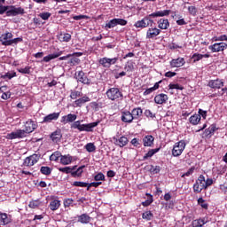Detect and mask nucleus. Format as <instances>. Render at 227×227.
<instances>
[{
  "mask_svg": "<svg viewBox=\"0 0 227 227\" xmlns=\"http://www.w3.org/2000/svg\"><path fill=\"white\" fill-rule=\"evenodd\" d=\"M24 137H27L26 136V132L22 129H17L16 131H12L6 136V139H22Z\"/></svg>",
  "mask_w": 227,
  "mask_h": 227,
  "instance_id": "13",
  "label": "nucleus"
},
{
  "mask_svg": "<svg viewBox=\"0 0 227 227\" xmlns=\"http://www.w3.org/2000/svg\"><path fill=\"white\" fill-rule=\"evenodd\" d=\"M99 65H102L104 68H111V65H116L118 63V58L109 59L107 57H104L99 59Z\"/></svg>",
  "mask_w": 227,
  "mask_h": 227,
  "instance_id": "10",
  "label": "nucleus"
},
{
  "mask_svg": "<svg viewBox=\"0 0 227 227\" xmlns=\"http://www.w3.org/2000/svg\"><path fill=\"white\" fill-rule=\"evenodd\" d=\"M74 79H76L77 82H82V84H86L87 86L91 84V80L86 76L82 70L74 73Z\"/></svg>",
  "mask_w": 227,
  "mask_h": 227,
  "instance_id": "7",
  "label": "nucleus"
},
{
  "mask_svg": "<svg viewBox=\"0 0 227 227\" xmlns=\"http://www.w3.org/2000/svg\"><path fill=\"white\" fill-rule=\"evenodd\" d=\"M188 12H189L190 15H192V17H196L197 13H198V8H196V6H189Z\"/></svg>",
  "mask_w": 227,
  "mask_h": 227,
  "instance_id": "56",
  "label": "nucleus"
},
{
  "mask_svg": "<svg viewBox=\"0 0 227 227\" xmlns=\"http://www.w3.org/2000/svg\"><path fill=\"white\" fill-rule=\"evenodd\" d=\"M168 88L169 90H180V91L184 90V86H181L178 83H170Z\"/></svg>",
  "mask_w": 227,
  "mask_h": 227,
  "instance_id": "55",
  "label": "nucleus"
},
{
  "mask_svg": "<svg viewBox=\"0 0 227 227\" xmlns=\"http://www.w3.org/2000/svg\"><path fill=\"white\" fill-rule=\"evenodd\" d=\"M189 121L192 125H198L201 121V116L200 114H193L189 118Z\"/></svg>",
  "mask_w": 227,
  "mask_h": 227,
  "instance_id": "37",
  "label": "nucleus"
},
{
  "mask_svg": "<svg viewBox=\"0 0 227 227\" xmlns=\"http://www.w3.org/2000/svg\"><path fill=\"white\" fill-rule=\"evenodd\" d=\"M114 145L115 146H119L120 148H123L129 145V138L125 136L120 137V133H117L115 137H113Z\"/></svg>",
  "mask_w": 227,
  "mask_h": 227,
  "instance_id": "6",
  "label": "nucleus"
},
{
  "mask_svg": "<svg viewBox=\"0 0 227 227\" xmlns=\"http://www.w3.org/2000/svg\"><path fill=\"white\" fill-rule=\"evenodd\" d=\"M213 42H227V35H222L220 36H214Z\"/></svg>",
  "mask_w": 227,
  "mask_h": 227,
  "instance_id": "53",
  "label": "nucleus"
},
{
  "mask_svg": "<svg viewBox=\"0 0 227 227\" xmlns=\"http://www.w3.org/2000/svg\"><path fill=\"white\" fill-rule=\"evenodd\" d=\"M121 114V120L123 123H132V121H134V117L130 111H122Z\"/></svg>",
  "mask_w": 227,
  "mask_h": 227,
  "instance_id": "16",
  "label": "nucleus"
},
{
  "mask_svg": "<svg viewBox=\"0 0 227 227\" xmlns=\"http://www.w3.org/2000/svg\"><path fill=\"white\" fill-rule=\"evenodd\" d=\"M84 168H86V166L82 165L81 167H79L75 171L71 172V176H74L75 178V176H82Z\"/></svg>",
  "mask_w": 227,
  "mask_h": 227,
  "instance_id": "38",
  "label": "nucleus"
},
{
  "mask_svg": "<svg viewBox=\"0 0 227 227\" xmlns=\"http://www.w3.org/2000/svg\"><path fill=\"white\" fill-rule=\"evenodd\" d=\"M72 185H74V187H88V183L74 181Z\"/></svg>",
  "mask_w": 227,
  "mask_h": 227,
  "instance_id": "58",
  "label": "nucleus"
},
{
  "mask_svg": "<svg viewBox=\"0 0 227 227\" xmlns=\"http://www.w3.org/2000/svg\"><path fill=\"white\" fill-rule=\"evenodd\" d=\"M203 185H205V176L200 175L193 184V192L200 194L205 189Z\"/></svg>",
  "mask_w": 227,
  "mask_h": 227,
  "instance_id": "8",
  "label": "nucleus"
},
{
  "mask_svg": "<svg viewBox=\"0 0 227 227\" xmlns=\"http://www.w3.org/2000/svg\"><path fill=\"white\" fill-rule=\"evenodd\" d=\"M59 157L61 158V153L56 151L50 156V160L58 162V160H59Z\"/></svg>",
  "mask_w": 227,
  "mask_h": 227,
  "instance_id": "43",
  "label": "nucleus"
},
{
  "mask_svg": "<svg viewBox=\"0 0 227 227\" xmlns=\"http://www.w3.org/2000/svg\"><path fill=\"white\" fill-rule=\"evenodd\" d=\"M60 113H52L43 117L42 123H51L56 121L59 118Z\"/></svg>",
  "mask_w": 227,
  "mask_h": 227,
  "instance_id": "19",
  "label": "nucleus"
},
{
  "mask_svg": "<svg viewBox=\"0 0 227 227\" xmlns=\"http://www.w3.org/2000/svg\"><path fill=\"white\" fill-rule=\"evenodd\" d=\"M74 203V200L72 199H66L64 200V207L65 208H68L70 207H72Z\"/></svg>",
  "mask_w": 227,
  "mask_h": 227,
  "instance_id": "63",
  "label": "nucleus"
},
{
  "mask_svg": "<svg viewBox=\"0 0 227 227\" xmlns=\"http://www.w3.org/2000/svg\"><path fill=\"white\" fill-rule=\"evenodd\" d=\"M160 33H162V31L160 28L155 27H150L146 31V38L147 40H155V38L158 37Z\"/></svg>",
  "mask_w": 227,
  "mask_h": 227,
  "instance_id": "14",
  "label": "nucleus"
},
{
  "mask_svg": "<svg viewBox=\"0 0 227 227\" xmlns=\"http://www.w3.org/2000/svg\"><path fill=\"white\" fill-rule=\"evenodd\" d=\"M12 38H13V34L12 32H6L0 36V42L2 45L10 47L9 42H12Z\"/></svg>",
  "mask_w": 227,
  "mask_h": 227,
  "instance_id": "15",
  "label": "nucleus"
},
{
  "mask_svg": "<svg viewBox=\"0 0 227 227\" xmlns=\"http://www.w3.org/2000/svg\"><path fill=\"white\" fill-rule=\"evenodd\" d=\"M208 49L211 52H224L227 49V43L224 42L215 43L214 44L209 45Z\"/></svg>",
  "mask_w": 227,
  "mask_h": 227,
  "instance_id": "11",
  "label": "nucleus"
},
{
  "mask_svg": "<svg viewBox=\"0 0 227 227\" xmlns=\"http://www.w3.org/2000/svg\"><path fill=\"white\" fill-rule=\"evenodd\" d=\"M61 137H63V135L61 134V130H56L51 135V139L53 141V143H59L61 141Z\"/></svg>",
  "mask_w": 227,
  "mask_h": 227,
  "instance_id": "32",
  "label": "nucleus"
},
{
  "mask_svg": "<svg viewBox=\"0 0 227 227\" xmlns=\"http://www.w3.org/2000/svg\"><path fill=\"white\" fill-rule=\"evenodd\" d=\"M185 65V59L184 58H177V59H173L170 61V67L171 68H180V67H184Z\"/></svg>",
  "mask_w": 227,
  "mask_h": 227,
  "instance_id": "18",
  "label": "nucleus"
},
{
  "mask_svg": "<svg viewBox=\"0 0 227 227\" xmlns=\"http://www.w3.org/2000/svg\"><path fill=\"white\" fill-rule=\"evenodd\" d=\"M90 101H91V98H90V97L83 96L74 101V106L76 107H82V106H84L86 102H90Z\"/></svg>",
  "mask_w": 227,
  "mask_h": 227,
  "instance_id": "26",
  "label": "nucleus"
},
{
  "mask_svg": "<svg viewBox=\"0 0 227 227\" xmlns=\"http://www.w3.org/2000/svg\"><path fill=\"white\" fill-rule=\"evenodd\" d=\"M85 149L89 152V153H91L95 152V150H97V146H95V144H93V143H88L85 145Z\"/></svg>",
  "mask_w": 227,
  "mask_h": 227,
  "instance_id": "50",
  "label": "nucleus"
},
{
  "mask_svg": "<svg viewBox=\"0 0 227 227\" xmlns=\"http://www.w3.org/2000/svg\"><path fill=\"white\" fill-rule=\"evenodd\" d=\"M79 97H82V92L79 90H71L70 98H72V100H77Z\"/></svg>",
  "mask_w": 227,
  "mask_h": 227,
  "instance_id": "40",
  "label": "nucleus"
},
{
  "mask_svg": "<svg viewBox=\"0 0 227 227\" xmlns=\"http://www.w3.org/2000/svg\"><path fill=\"white\" fill-rule=\"evenodd\" d=\"M40 154L34 153L27 158H25L23 161V166H26L27 168H31L34 164H36L38 160H40Z\"/></svg>",
  "mask_w": 227,
  "mask_h": 227,
  "instance_id": "9",
  "label": "nucleus"
},
{
  "mask_svg": "<svg viewBox=\"0 0 227 227\" xmlns=\"http://www.w3.org/2000/svg\"><path fill=\"white\" fill-rule=\"evenodd\" d=\"M198 205H200L201 208L208 210V204L205 202V200L202 197L198 199Z\"/></svg>",
  "mask_w": 227,
  "mask_h": 227,
  "instance_id": "48",
  "label": "nucleus"
},
{
  "mask_svg": "<svg viewBox=\"0 0 227 227\" xmlns=\"http://www.w3.org/2000/svg\"><path fill=\"white\" fill-rule=\"evenodd\" d=\"M150 172L153 173V175H157L160 173V166L151 165Z\"/></svg>",
  "mask_w": 227,
  "mask_h": 227,
  "instance_id": "52",
  "label": "nucleus"
},
{
  "mask_svg": "<svg viewBox=\"0 0 227 227\" xmlns=\"http://www.w3.org/2000/svg\"><path fill=\"white\" fill-rule=\"evenodd\" d=\"M146 196H149V199L142 202L143 207H150L153 203V196L150 193H146Z\"/></svg>",
  "mask_w": 227,
  "mask_h": 227,
  "instance_id": "42",
  "label": "nucleus"
},
{
  "mask_svg": "<svg viewBox=\"0 0 227 227\" xmlns=\"http://www.w3.org/2000/svg\"><path fill=\"white\" fill-rule=\"evenodd\" d=\"M51 12H42L39 14V17H41V19L43 20H49V19H51Z\"/></svg>",
  "mask_w": 227,
  "mask_h": 227,
  "instance_id": "59",
  "label": "nucleus"
},
{
  "mask_svg": "<svg viewBox=\"0 0 227 227\" xmlns=\"http://www.w3.org/2000/svg\"><path fill=\"white\" fill-rule=\"evenodd\" d=\"M13 77H17V72L15 71H10L7 73H0V79H3L4 81H12Z\"/></svg>",
  "mask_w": 227,
  "mask_h": 227,
  "instance_id": "24",
  "label": "nucleus"
},
{
  "mask_svg": "<svg viewBox=\"0 0 227 227\" xmlns=\"http://www.w3.org/2000/svg\"><path fill=\"white\" fill-rule=\"evenodd\" d=\"M168 99L169 97H168V95L164 93L158 94L154 97L155 104H158L160 106H162V104H166Z\"/></svg>",
  "mask_w": 227,
  "mask_h": 227,
  "instance_id": "17",
  "label": "nucleus"
},
{
  "mask_svg": "<svg viewBox=\"0 0 227 227\" xmlns=\"http://www.w3.org/2000/svg\"><path fill=\"white\" fill-rule=\"evenodd\" d=\"M160 148L150 149L143 157V160H146L151 157H153L155 153H159Z\"/></svg>",
  "mask_w": 227,
  "mask_h": 227,
  "instance_id": "35",
  "label": "nucleus"
},
{
  "mask_svg": "<svg viewBox=\"0 0 227 227\" xmlns=\"http://www.w3.org/2000/svg\"><path fill=\"white\" fill-rule=\"evenodd\" d=\"M79 63H81V59L77 57L71 58L67 62L70 67H75V65H79Z\"/></svg>",
  "mask_w": 227,
  "mask_h": 227,
  "instance_id": "46",
  "label": "nucleus"
},
{
  "mask_svg": "<svg viewBox=\"0 0 227 227\" xmlns=\"http://www.w3.org/2000/svg\"><path fill=\"white\" fill-rule=\"evenodd\" d=\"M12 223V215L0 212V225L6 226V224H10Z\"/></svg>",
  "mask_w": 227,
  "mask_h": 227,
  "instance_id": "21",
  "label": "nucleus"
},
{
  "mask_svg": "<svg viewBox=\"0 0 227 227\" xmlns=\"http://www.w3.org/2000/svg\"><path fill=\"white\" fill-rule=\"evenodd\" d=\"M131 116L133 120H139L143 116V109H141V107L134 108L131 111Z\"/></svg>",
  "mask_w": 227,
  "mask_h": 227,
  "instance_id": "31",
  "label": "nucleus"
},
{
  "mask_svg": "<svg viewBox=\"0 0 227 227\" xmlns=\"http://www.w3.org/2000/svg\"><path fill=\"white\" fill-rule=\"evenodd\" d=\"M106 95L108 100H112V102H120V100H123V92L117 87L108 89Z\"/></svg>",
  "mask_w": 227,
  "mask_h": 227,
  "instance_id": "2",
  "label": "nucleus"
},
{
  "mask_svg": "<svg viewBox=\"0 0 227 227\" xmlns=\"http://www.w3.org/2000/svg\"><path fill=\"white\" fill-rule=\"evenodd\" d=\"M41 205V202L39 200H31L28 204L29 208H38V206Z\"/></svg>",
  "mask_w": 227,
  "mask_h": 227,
  "instance_id": "54",
  "label": "nucleus"
},
{
  "mask_svg": "<svg viewBox=\"0 0 227 227\" xmlns=\"http://www.w3.org/2000/svg\"><path fill=\"white\" fill-rule=\"evenodd\" d=\"M59 171L66 173V175H69V173L72 175V168L70 167L59 168Z\"/></svg>",
  "mask_w": 227,
  "mask_h": 227,
  "instance_id": "57",
  "label": "nucleus"
},
{
  "mask_svg": "<svg viewBox=\"0 0 227 227\" xmlns=\"http://www.w3.org/2000/svg\"><path fill=\"white\" fill-rule=\"evenodd\" d=\"M155 22L153 21V17L152 14H148L145 16L142 20H137L134 24V27L137 29H145L149 27V26L153 27Z\"/></svg>",
  "mask_w": 227,
  "mask_h": 227,
  "instance_id": "3",
  "label": "nucleus"
},
{
  "mask_svg": "<svg viewBox=\"0 0 227 227\" xmlns=\"http://www.w3.org/2000/svg\"><path fill=\"white\" fill-rule=\"evenodd\" d=\"M205 224H207L205 218L196 219L192 222V227H203Z\"/></svg>",
  "mask_w": 227,
  "mask_h": 227,
  "instance_id": "36",
  "label": "nucleus"
},
{
  "mask_svg": "<svg viewBox=\"0 0 227 227\" xmlns=\"http://www.w3.org/2000/svg\"><path fill=\"white\" fill-rule=\"evenodd\" d=\"M219 128L215 126V124H211L207 129H205L204 134L205 137L210 138L214 134H215V130H218Z\"/></svg>",
  "mask_w": 227,
  "mask_h": 227,
  "instance_id": "23",
  "label": "nucleus"
},
{
  "mask_svg": "<svg viewBox=\"0 0 227 227\" xmlns=\"http://www.w3.org/2000/svg\"><path fill=\"white\" fill-rule=\"evenodd\" d=\"M169 13H171V10L157 11L151 13V17H153V19H155L157 17H168Z\"/></svg>",
  "mask_w": 227,
  "mask_h": 227,
  "instance_id": "30",
  "label": "nucleus"
},
{
  "mask_svg": "<svg viewBox=\"0 0 227 227\" xmlns=\"http://www.w3.org/2000/svg\"><path fill=\"white\" fill-rule=\"evenodd\" d=\"M72 160H74V158L70 154H61L60 156V164L63 166H68V164H72Z\"/></svg>",
  "mask_w": 227,
  "mask_h": 227,
  "instance_id": "27",
  "label": "nucleus"
},
{
  "mask_svg": "<svg viewBox=\"0 0 227 227\" xmlns=\"http://www.w3.org/2000/svg\"><path fill=\"white\" fill-rule=\"evenodd\" d=\"M185 146H187V144H185V140H180L179 142H176L172 149L173 157H180V155L184 153Z\"/></svg>",
  "mask_w": 227,
  "mask_h": 227,
  "instance_id": "4",
  "label": "nucleus"
},
{
  "mask_svg": "<svg viewBox=\"0 0 227 227\" xmlns=\"http://www.w3.org/2000/svg\"><path fill=\"white\" fill-rule=\"evenodd\" d=\"M50 209L52 210V212H55V210H58L61 207V200H53L50 202Z\"/></svg>",
  "mask_w": 227,
  "mask_h": 227,
  "instance_id": "34",
  "label": "nucleus"
},
{
  "mask_svg": "<svg viewBox=\"0 0 227 227\" xmlns=\"http://www.w3.org/2000/svg\"><path fill=\"white\" fill-rule=\"evenodd\" d=\"M124 70H126V72H134V61H128L124 67Z\"/></svg>",
  "mask_w": 227,
  "mask_h": 227,
  "instance_id": "44",
  "label": "nucleus"
},
{
  "mask_svg": "<svg viewBox=\"0 0 227 227\" xmlns=\"http://www.w3.org/2000/svg\"><path fill=\"white\" fill-rule=\"evenodd\" d=\"M203 58H210V54H200L199 52H196L191 57V59L193 61V63H198V61H201Z\"/></svg>",
  "mask_w": 227,
  "mask_h": 227,
  "instance_id": "28",
  "label": "nucleus"
},
{
  "mask_svg": "<svg viewBox=\"0 0 227 227\" xmlns=\"http://www.w3.org/2000/svg\"><path fill=\"white\" fill-rule=\"evenodd\" d=\"M20 74H27V75L31 74V67L27 66L24 68H18L17 69Z\"/></svg>",
  "mask_w": 227,
  "mask_h": 227,
  "instance_id": "47",
  "label": "nucleus"
},
{
  "mask_svg": "<svg viewBox=\"0 0 227 227\" xmlns=\"http://www.w3.org/2000/svg\"><path fill=\"white\" fill-rule=\"evenodd\" d=\"M219 189L223 194H224L225 196L227 195V186L225 184H220Z\"/></svg>",
  "mask_w": 227,
  "mask_h": 227,
  "instance_id": "64",
  "label": "nucleus"
},
{
  "mask_svg": "<svg viewBox=\"0 0 227 227\" xmlns=\"http://www.w3.org/2000/svg\"><path fill=\"white\" fill-rule=\"evenodd\" d=\"M77 120V114H68L67 115H64L60 119V123L63 125H67V123H72L71 129H76L79 132H93L95 127H98L100 121H97L94 122L81 124V121Z\"/></svg>",
  "mask_w": 227,
  "mask_h": 227,
  "instance_id": "1",
  "label": "nucleus"
},
{
  "mask_svg": "<svg viewBox=\"0 0 227 227\" xmlns=\"http://www.w3.org/2000/svg\"><path fill=\"white\" fill-rule=\"evenodd\" d=\"M155 141V137H153V136L152 135H147L145 137H144L143 138V144L144 146H153V142Z\"/></svg>",
  "mask_w": 227,
  "mask_h": 227,
  "instance_id": "29",
  "label": "nucleus"
},
{
  "mask_svg": "<svg viewBox=\"0 0 227 227\" xmlns=\"http://www.w3.org/2000/svg\"><path fill=\"white\" fill-rule=\"evenodd\" d=\"M61 54H63V51H59L57 53L49 54V55L43 57V61L44 63H49V61H52V59H56V58H59V56H61Z\"/></svg>",
  "mask_w": 227,
  "mask_h": 227,
  "instance_id": "33",
  "label": "nucleus"
},
{
  "mask_svg": "<svg viewBox=\"0 0 227 227\" xmlns=\"http://www.w3.org/2000/svg\"><path fill=\"white\" fill-rule=\"evenodd\" d=\"M157 25H158V27L160 30V29H163V30L168 29L169 28V20L161 18L157 21Z\"/></svg>",
  "mask_w": 227,
  "mask_h": 227,
  "instance_id": "25",
  "label": "nucleus"
},
{
  "mask_svg": "<svg viewBox=\"0 0 227 227\" xmlns=\"http://www.w3.org/2000/svg\"><path fill=\"white\" fill-rule=\"evenodd\" d=\"M38 127L36 123L33 120H28L26 121L24 125V129H22L25 132V135L27 137V134H31V132H35V129Z\"/></svg>",
  "mask_w": 227,
  "mask_h": 227,
  "instance_id": "12",
  "label": "nucleus"
},
{
  "mask_svg": "<svg viewBox=\"0 0 227 227\" xmlns=\"http://www.w3.org/2000/svg\"><path fill=\"white\" fill-rule=\"evenodd\" d=\"M77 219V223H81V224H89V223H91V216L86 213L78 215Z\"/></svg>",
  "mask_w": 227,
  "mask_h": 227,
  "instance_id": "22",
  "label": "nucleus"
},
{
  "mask_svg": "<svg viewBox=\"0 0 227 227\" xmlns=\"http://www.w3.org/2000/svg\"><path fill=\"white\" fill-rule=\"evenodd\" d=\"M209 88H212L213 90H221L223 86H224V82L223 80H211L208 82Z\"/></svg>",
  "mask_w": 227,
  "mask_h": 227,
  "instance_id": "20",
  "label": "nucleus"
},
{
  "mask_svg": "<svg viewBox=\"0 0 227 227\" xmlns=\"http://www.w3.org/2000/svg\"><path fill=\"white\" fill-rule=\"evenodd\" d=\"M40 172L42 173V175H45L46 176H49V175L52 173V168H51L50 167L43 166L40 168Z\"/></svg>",
  "mask_w": 227,
  "mask_h": 227,
  "instance_id": "41",
  "label": "nucleus"
},
{
  "mask_svg": "<svg viewBox=\"0 0 227 227\" xmlns=\"http://www.w3.org/2000/svg\"><path fill=\"white\" fill-rule=\"evenodd\" d=\"M59 40H60V42H69L70 40H72V35L68 33L60 35Z\"/></svg>",
  "mask_w": 227,
  "mask_h": 227,
  "instance_id": "49",
  "label": "nucleus"
},
{
  "mask_svg": "<svg viewBox=\"0 0 227 227\" xmlns=\"http://www.w3.org/2000/svg\"><path fill=\"white\" fill-rule=\"evenodd\" d=\"M142 219L145 221H152L153 219V213L152 211H145L142 214Z\"/></svg>",
  "mask_w": 227,
  "mask_h": 227,
  "instance_id": "39",
  "label": "nucleus"
},
{
  "mask_svg": "<svg viewBox=\"0 0 227 227\" xmlns=\"http://www.w3.org/2000/svg\"><path fill=\"white\" fill-rule=\"evenodd\" d=\"M11 98H12V92L10 90L5 91V92H2L1 98L3 100H8Z\"/></svg>",
  "mask_w": 227,
  "mask_h": 227,
  "instance_id": "62",
  "label": "nucleus"
},
{
  "mask_svg": "<svg viewBox=\"0 0 227 227\" xmlns=\"http://www.w3.org/2000/svg\"><path fill=\"white\" fill-rule=\"evenodd\" d=\"M117 26H127L128 21L124 19L115 18Z\"/></svg>",
  "mask_w": 227,
  "mask_h": 227,
  "instance_id": "61",
  "label": "nucleus"
},
{
  "mask_svg": "<svg viewBox=\"0 0 227 227\" xmlns=\"http://www.w3.org/2000/svg\"><path fill=\"white\" fill-rule=\"evenodd\" d=\"M214 184V179L212 178H207V180H205V184L202 185V187H204V189H208V187H210V185Z\"/></svg>",
  "mask_w": 227,
  "mask_h": 227,
  "instance_id": "60",
  "label": "nucleus"
},
{
  "mask_svg": "<svg viewBox=\"0 0 227 227\" xmlns=\"http://www.w3.org/2000/svg\"><path fill=\"white\" fill-rule=\"evenodd\" d=\"M26 11L22 7L9 5V11L6 12V17H17V15H24Z\"/></svg>",
  "mask_w": 227,
  "mask_h": 227,
  "instance_id": "5",
  "label": "nucleus"
},
{
  "mask_svg": "<svg viewBox=\"0 0 227 227\" xmlns=\"http://www.w3.org/2000/svg\"><path fill=\"white\" fill-rule=\"evenodd\" d=\"M94 180L96 182H104L106 180V176L103 173L99 172L94 176Z\"/></svg>",
  "mask_w": 227,
  "mask_h": 227,
  "instance_id": "51",
  "label": "nucleus"
},
{
  "mask_svg": "<svg viewBox=\"0 0 227 227\" xmlns=\"http://www.w3.org/2000/svg\"><path fill=\"white\" fill-rule=\"evenodd\" d=\"M116 26H118V25L116 24V19L114 18V19L109 20L106 24L105 27H106V29H113V27H116Z\"/></svg>",
  "mask_w": 227,
  "mask_h": 227,
  "instance_id": "45",
  "label": "nucleus"
}]
</instances>
